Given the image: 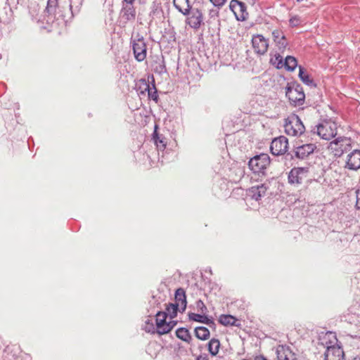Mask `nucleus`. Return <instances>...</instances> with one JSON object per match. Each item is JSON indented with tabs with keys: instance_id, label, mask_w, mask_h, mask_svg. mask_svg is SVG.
Listing matches in <instances>:
<instances>
[{
	"instance_id": "4",
	"label": "nucleus",
	"mask_w": 360,
	"mask_h": 360,
	"mask_svg": "<svg viewBox=\"0 0 360 360\" xmlns=\"http://www.w3.org/2000/svg\"><path fill=\"white\" fill-rule=\"evenodd\" d=\"M167 314L163 311H159L156 314L155 324L157 333L160 335H165L169 333L176 324L173 320L167 321Z\"/></svg>"
},
{
	"instance_id": "29",
	"label": "nucleus",
	"mask_w": 360,
	"mask_h": 360,
	"mask_svg": "<svg viewBox=\"0 0 360 360\" xmlns=\"http://www.w3.org/2000/svg\"><path fill=\"white\" fill-rule=\"evenodd\" d=\"M297 66V59L293 56H286L285 61L283 62V68L286 70L292 71Z\"/></svg>"
},
{
	"instance_id": "7",
	"label": "nucleus",
	"mask_w": 360,
	"mask_h": 360,
	"mask_svg": "<svg viewBox=\"0 0 360 360\" xmlns=\"http://www.w3.org/2000/svg\"><path fill=\"white\" fill-rule=\"evenodd\" d=\"M134 57L139 62L143 61L147 56V46L143 37L137 36L132 40Z\"/></svg>"
},
{
	"instance_id": "40",
	"label": "nucleus",
	"mask_w": 360,
	"mask_h": 360,
	"mask_svg": "<svg viewBox=\"0 0 360 360\" xmlns=\"http://www.w3.org/2000/svg\"><path fill=\"white\" fill-rule=\"evenodd\" d=\"M353 360H360V356H357L353 359Z\"/></svg>"
},
{
	"instance_id": "41",
	"label": "nucleus",
	"mask_w": 360,
	"mask_h": 360,
	"mask_svg": "<svg viewBox=\"0 0 360 360\" xmlns=\"http://www.w3.org/2000/svg\"><path fill=\"white\" fill-rule=\"evenodd\" d=\"M260 360H267V359H260Z\"/></svg>"
},
{
	"instance_id": "27",
	"label": "nucleus",
	"mask_w": 360,
	"mask_h": 360,
	"mask_svg": "<svg viewBox=\"0 0 360 360\" xmlns=\"http://www.w3.org/2000/svg\"><path fill=\"white\" fill-rule=\"evenodd\" d=\"M176 335L180 340L190 343L192 340V336L189 330L186 328H179L176 330Z\"/></svg>"
},
{
	"instance_id": "15",
	"label": "nucleus",
	"mask_w": 360,
	"mask_h": 360,
	"mask_svg": "<svg viewBox=\"0 0 360 360\" xmlns=\"http://www.w3.org/2000/svg\"><path fill=\"white\" fill-rule=\"evenodd\" d=\"M344 352L336 345L328 346L324 353V360H343Z\"/></svg>"
},
{
	"instance_id": "10",
	"label": "nucleus",
	"mask_w": 360,
	"mask_h": 360,
	"mask_svg": "<svg viewBox=\"0 0 360 360\" xmlns=\"http://www.w3.org/2000/svg\"><path fill=\"white\" fill-rule=\"evenodd\" d=\"M309 169L307 167H294L288 174V182L290 184H301L307 178Z\"/></svg>"
},
{
	"instance_id": "2",
	"label": "nucleus",
	"mask_w": 360,
	"mask_h": 360,
	"mask_svg": "<svg viewBox=\"0 0 360 360\" xmlns=\"http://www.w3.org/2000/svg\"><path fill=\"white\" fill-rule=\"evenodd\" d=\"M352 148V141L347 137H339L331 141L328 149L333 156L340 157Z\"/></svg>"
},
{
	"instance_id": "26",
	"label": "nucleus",
	"mask_w": 360,
	"mask_h": 360,
	"mask_svg": "<svg viewBox=\"0 0 360 360\" xmlns=\"http://www.w3.org/2000/svg\"><path fill=\"white\" fill-rule=\"evenodd\" d=\"M220 345L221 344L218 339L212 338L209 341L207 344V349L210 354L212 356H217V354L219 353Z\"/></svg>"
},
{
	"instance_id": "12",
	"label": "nucleus",
	"mask_w": 360,
	"mask_h": 360,
	"mask_svg": "<svg viewBox=\"0 0 360 360\" xmlns=\"http://www.w3.org/2000/svg\"><path fill=\"white\" fill-rule=\"evenodd\" d=\"M229 7L238 20L243 21L248 18L246 6L243 2L238 0H231Z\"/></svg>"
},
{
	"instance_id": "23",
	"label": "nucleus",
	"mask_w": 360,
	"mask_h": 360,
	"mask_svg": "<svg viewBox=\"0 0 360 360\" xmlns=\"http://www.w3.org/2000/svg\"><path fill=\"white\" fill-rule=\"evenodd\" d=\"M281 53L278 51H273L271 53L270 63L278 69L283 68V56Z\"/></svg>"
},
{
	"instance_id": "17",
	"label": "nucleus",
	"mask_w": 360,
	"mask_h": 360,
	"mask_svg": "<svg viewBox=\"0 0 360 360\" xmlns=\"http://www.w3.org/2000/svg\"><path fill=\"white\" fill-rule=\"evenodd\" d=\"M121 11V18L124 23L134 21L136 18V10L133 6L134 3H125Z\"/></svg>"
},
{
	"instance_id": "13",
	"label": "nucleus",
	"mask_w": 360,
	"mask_h": 360,
	"mask_svg": "<svg viewBox=\"0 0 360 360\" xmlns=\"http://www.w3.org/2000/svg\"><path fill=\"white\" fill-rule=\"evenodd\" d=\"M288 141L285 136L274 139L271 143V152L274 155L284 154L288 150Z\"/></svg>"
},
{
	"instance_id": "3",
	"label": "nucleus",
	"mask_w": 360,
	"mask_h": 360,
	"mask_svg": "<svg viewBox=\"0 0 360 360\" xmlns=\"http://www.w3.org/2000/svg\"><path fill=\"white\" fill-rule=\"evenodd\" d=\"M284 127L285 133L292 136L301 135L305 129L300 117L295 114L291 115L285 120Z\"/></svg>"
},
{
	"instance_id": "25",
	"label": "nucleus",
	"mask_w": 360,
	"mask_h": 360,
	"mask_svg": "<svg viewBox=\"0 0 360 360\" xmlns=\"http://www.w3.org/2000/svg\"><path fill=\"white\" fill-rule=\"evenodd\" d=\"M44 11L49 15L55 16L58 13V0H48Z\"/></svg>"
},
{
	"instance_id": "14",
	"label": "nucleus",
	"mask_w": 360,
	"mask_h": 360,
	"mask_svg": "<svg viewBox=\"0 0 360 360\" xmlns=\"http://www.w3.org/2000/svg\"><path fill=\"white\" fill-rule=\"evenodd\" d=\"M188 15L187 23L193 28H199L202 22V12L198 8H191Z\"/></svg>"
},
{
	"instance_id": "20",
	"label": "nucleus",
	"mask_w": 360,
	"mask_h": 360,
	"mask_svg": "<svg viewBox=\"0 0 360 360\" xmlns=\"http://www.w3.org/2000/svg\"><path fill=\"white\" fill-rule=\"evenodd\" d=\"M266 190L267 188L264 184H260L250 188L248 190V194L251 198L259 200L266 194Z\"/></svg>"
},
{
	"instance_id": "33",
	"label": "nucleus",
	"mask_w": 360,
	"mask_h": 360,
	"mask_svg": "<svg viewBox=\"0 0 360 360\" xmlns=\"http://www.w3.org/2000/svg\"><path fill=\"white\" fill-rule=\"evenodd\" d=\"M139 84V87L143 89L141 91L142 94H143L146 91H148L150 89L149 84L147 83V82L145 79L140 80Z\"/></svg>"
},
{
	"instance_id": "5",
	"label": "nucleus",
	"mask_w": 360,
	"mask_h": 360,
	"mask_svg": "<svg viewBox=\"0 0 360 360\" xmlns=\"http://www.w3.org/2000/svg\"><path fill=\"white\" fill-rule=\"evenodd\" d=\"M337 129L335 122L324 120L316 127V133L321 139L330 140L337 134Z\"/></svg>"
},
{
	"instance_id": "18",
	"label": "nucleus",
	"mask_w": 360,
	"mask_h": 360,
	"mask_svg": "<svg viewBox=\"0 0 360 360\" xmlns=\"http://www.w3.org/2000/svg\"><path fill=\"white\" fill-rule=\"evenodd\" d=\"M276 354L278 360H295V354L286 346L279 345L276 348Z\"/></svg>"
},
{
	"instance_id": "19",
	"label": "nucleus",
	"mask_w": 360,
	"mask_h": 360,
	"mask_svg": "<svg viewBox=\"0 0 360 360\" xmlns=\"http://www.w3.org/2000/svg\"><path fill=\"white\" fill-rule=\"evenodd\" d=\"M316 148V146L313 143L297 146L295 149V155L299 158L304 159L312 153Z\"/></svg>"
},
{
	"instance_id": "28",
	"label": "nucleus",
	"mask_w": 360,
	"mask_h": 360,
	"mask_svg": "<svg viewBox=\"0 0 360 360\" xmlns=\"http://www.w3.org/2000/svg\"><path fill=\"white\" fill-rule=\"evenodd\" d=\"M195 337L201 340H206L210 338V330L204 326H198L195 328Z\"/></svg>"
},
{
	"instance_id": "32",
	"label": "nucleus",
	"mask_w": 360,
	"mask_h": 360,
	"mask_svg": "<svg viewBox=\"0 0 360 360\" xmlns=\"http://www.w3.org/2000/svg\"><path fill=\"white\" fill-rule=\"evenodd\" d=\"M196 309L202 314H205L207 311V307L202 300H198L195 303Z\"/></svg>"
},
{
	"instance_id": "21",
	"label": "nucleus",
	"mask_w": 360,
	"mask_h": 360,
	"mask_svg": "<svg viewBox=\"0 0 360 360\" xmlns=\"http://www.w3.org/2000/svg\"><path fill=\"white\" fill-rule=\"evenodd\" d=\"M188 319L190 321L205 323L210 327L214 326L215 323L212 319H210L208 316L205 315V314H195V313H189Z\"/></svg>"
},
{
	"instance_id": "8",
	"label": "nucleus",
	"mask_w": 360,
	"mask_h": 360,
	"mask_svg": "<svg viewBox=\"0 0 360 360\" xmlns=\"http://www.w3.org/2000/svg\"><path fill=\"white\" fill-rule=\"evenodd\" d=\"M290 102L294 105H301L304 101L305 95L300 86H289L285 92Z\"/></svg>"
},
{
	"instance_id": "38",
	"label": "nucleus",
	"mask_w": 360,
	"mask_h": 360,
	"mask_svg": "<svg viewBox=\"0 0 360 360\" xmlns=\"http://www.w3.org/2000/svg\"><path fill=\"white\" fill-rule=\"evenodd\" d=\"M175 292L179 293V292H185L182 288H178L177 289L175 290Z\"/></svg>"
},
{
	"instance_id": "37",
	"label": "nucleus",
	"mask_w": 360,
	"mask_h": 360,
	"mask_svg": "<svg viewBox=\"0 0 360 360\" xmlns=\"http://www.w3.org/2000/svg\"><path fill=\"white\" fill-rule=\"evenodd\" d=\"M195 360H208V357L207 355H200Z\"/></svg>"
},
{
	"instance_id": "34",
	"label": "nucleus",
	"mask_w": 360,
	"mask_h": 360,
	"mask_svg": "<svg viewBox=\"0 0 360 360\" xmlns=\"http://www.w3.org/2000/svg\"><path fill=\"white\" fill-rule=\"evenodd\" d=\"M148 96L149 98H151L154 101H158V94H157V91L156 90H155L154 91H151L150 89L148 91Z\"/></svg>"
},
{
	"instance_id": "11",
	"label": "nucleus",
	"mask_w": 360,
	"mask_h": 360,
	"mask_svg": "<svg viewBox=\"0 0 360 360\" xmlns=\"http://www.w3.org/2000/svg\"><path fill=\"white\" fill-rule=\"evenodd\" d=\"M273 41L276 49L281 53H283L288 46V41L281 30L276 29L271 32Z\"/></svg>"
},
{
	"instance_id": "24",
	"label": "nucleus",
	"mask_w": 360,
	"mask_h": 360,
	"mask_svg": "<svg viewBox=\"0 0 360 360\" xmlns=\"http://www.w3.org/2000/svg\"><path fill=\"white\" fill-rule=\"evenodd\" d=\"M218 321L220 324L224 326H238L236 324L238 319L235 316L229 314L220 315Z\"/></svg>"
},
{
	"instance_id": "1",
	"label": "nucleus",
	"mask_w": 360,
	"mask_h": 360,
	"mask_svg": "<svg viewBox=\"0 0 360 360\" xmlns=\"http://www.w3.org/2000/svg\"><path fill=\"white\" fill-rule=\"evenodd\" d=\"M186 294H175V300L174 303L167 304L166 311L167 317L172 320L177 316L178 312H184L186 308Z\"/></svg>"
},
{
	"instance_id": "30",
	"label": "nucleus",
	"mask_w": 360,
	"mask_h": 360,
	"mask_svg": "<svg viewBox=\"0 0 360 360\" xmlns=\"http://www.w3.org/2000/svg\"><path fill=\"white\" fill-rule=\"evenodd\" d=\"M299 77L300 79L307 85H314V81L311 79L307 71L302 67L299 68Z\"/></svg>"
},
{
	"instance_id": "36",
	"label": "nucleus",
	"mask_w": 360,
	"mask_h": 360,
	"mask_svg": "<svg viewBox=\"0 0 360 360\" xmlns=\"http://www.w3.org/2000/svg\"><path fill=\"white\" fill-rule=\"evenodd\" d=\"M356 206L358 209H360V190H357L356 192Z\"/></svg>"
},
{
	"instance_id": "31",
	"label": "nucleus",
	"mask_w": 360,
	"mask_h": 360,
	"mask_svg": "<svg viewBox=\"0 0 360 360\" xmlns=\"http://www.w3.org/2000/svg\"><path fill=\"white\" fill-rule=\"evenodd\" d=\"M289 23L291 27H296L301 23V18L297 15H292L289 20Z\"/></svg>"
},
{
	"instance_id": "39",
	"label": "nucleus",
	"mask_w": 360,
	"mask_h": 360,
	"mask_svg": "<svg viewBox=\"0 0 360 360\" xmlns=\"http://www.w3.org/2000/svg\"><path fill=\"white\" fill-rule=\"evenodd\" d=\"M135 0H124L125 3H134Z\"/></svg>"
},
{
	"instance_id": "9",
	"label": "nucleus",
	"mask_w": 360,
	"mask_h": 360,
	"mask_svg": "<svg viewBox=\"0 0 360 360\" xmlns=\"http://www.w3.org/2000/svg\"><path fill=\"white\" fill-rule=\"evenodd\" d=\"M252 47L255 53L258 55L265 54L269 49V39L262 34H254L252 37Z\"/></svg>"
},
{
	"instance_id": "35",
	"label": "nucleus",
	"mask_w": 360,
	"mask_h": 360,
	"mask_svg": "<svg viewBox=\"0 0 360 360\" xmlns=\"http://www.w3.org/2000/svg\"><path fill=\"white\" fill-rule=\"evenodd\" d=\"M210 2L215 6H221L224 4L226 0H210Z\"/></svg>"
},
{
	"instance_id": "16",
	"label": "nucleus",
	"mask_w": 360,
	"mask_h": 360,
	"mask_svg": "<svg viewBox=\"0 0 360 360\" xmlns=\"http://www.w3.org/2000/svg\"><path fill=\"white\" fill-rule=\"evenodd\" d=\"M345 167L352 170L360 169V150H354L347 155Z\"/></svg>"
},
{
	"instance_id": "22",
	"label": "nucleus",
	"mask_w": 360,
	"mask_h": 360,
	"mask_svg": "<svg viewBox=\"0 0 360 360\" xmlns=\"http://www.w3.org/2000/svg\"><path fill=\"white\" fill-rule=\"evenodd\" d=\"M175 8L184 15L188 14L191 6L188 0H173Z\"/></svg>"
},
{
	"instance_id": "6",
	"label": "nucleus",
	"mask_w": 360,
	"mask_h": 360,
	"mask_svg": "<svg viewBox=\"0 0 360 360\" xmlns=\"http://www.w3.org/2000/svg\"><path fill=\"white\" fill-rule=\"evenodd\" d=\"M270 164L269 156L262 153L251 158L248 162L250 169L254 173L263 172Z\"/></svg>"
}]
</instances>
